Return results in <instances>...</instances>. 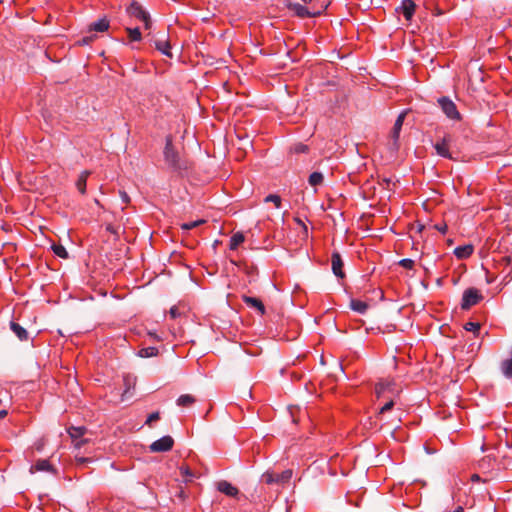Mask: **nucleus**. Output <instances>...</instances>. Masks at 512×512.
I'll list each match as a JSON object with an SVG mask.
<instances>
[{
	"instance_id": "nucleus-25",
	"label": "nucleus",
	"mask_w": 512,
	"mask_h": 512,
	"mask_svg": "<svg viewBox=\"0 0 512 512\" xmlns=\"http://www.w3.org/2000/svg\"><path fill=\"white\" fill-rule=\"evenodd\" d=\"M245 238L242 233H235L230 239V249L236 250L240 244L244 242Z\"/></svg>"
},
{
	"instance_id": "nucleus-46",
	"label": "nucleus",
	"mask_w": 512,
	"mask_h": 512,
	"mask_svg": "<svg viewBox=\"0 0 512 512\" xmlns=\"http://www.w3.org/2000/svg\"><path fill=\"white\" fill-rule=\"evenodd\" d=\"M478 478H479V476H478V475H474V476H473V479H474V480H477Z\"/></svg>"
},
{
	"instance_id": "nucleus-47",
	"label": "nucleus",
	"mask_w": 512,
	"mask_h": 512,
	"mask_svg": "<svg viewBox=\"0 0 512 512\" xmlns=\"http://www.w3.org/2000/svg\"><path fill=\"white\" fill-rule=\"evenodd\" d=\"M95 203H96L97 205H100V203H99V201H98L97 199H95Z\"/></svg>"
},
{
	"instance_id": "nucleus-20",
	"label": "nucleus",
	"mask_w": 512,
	"mask_h": 512,
	"mask_svg": "<svg viewBox=\"0 0 512 512\" xmlns=\"http://www.w3.org/2000/svg\"><path fill=\"white\" fill-rule=\"evenodd\" d=\"M10 328L17 335V337L20 340L23 341V340H27L28 339L27 331L21 325H19L18 323L11 322L10 323Z\"/></svg>"
},
{
	"instance_id": "nucleus-42",
	"label": "nucleus",
	"mask_w": 512,
	"mask_h": 512,
	"mask_svg": "<svg viewBox=\"0 0 512 512\" xmlns=\"http://www.w3.org/2000/svg\"><path fill=\"white\" fill-rule=\"evenodd\" d=\"M7 415L6 410H0V420L3 419Z\"/></svg>"
},
{
	"instance_id": "nucleus-3",
	"label": "nucleus",
	"mask_w": 512,
	"mask_h": 512,
	"mask_svg": "<svg viewBox=\"0 0 512 512\" xmlns=\"http://www.w3.org/2000/svg\"><path fill=\"white\" fill-rule=\"evenodd\" d=\"M443 113L451 120H460L461 115L456 107V104L447 96H442L437 99Z\"/></svg>"
},
{
	"instance_id": "nucleus-19",
	"label": "nucleus",
	"mask_w": 512,
	"mask_h": 512,
	"mask_svg": "<svg viewBox=\"0 0 512 512\" xmlns=\"http://www.w3.org/2000/svg\"><path fill=\"white\" fill-rule=\"evenodd\" d=\"M89 174H90L89 171H83L79 175L78 180L76 181V187L81 194L86 193V182H87V178H88Z\"/></svg>"
},
{
	"instance_id": "nucleus-33",
	"label": "nucleus",
	"mask_w": 512,
	"mask_h": 512,
	"mask_svg": "<svg viewBox=\"0 0 512 512\" xmlns=\"http://www.w3.org/2000/svg\"><path fill=\"white\" fill-rule=\"evenodd\" d=\"M464 329L470 332H478L480 330V324L477 322H467L464 325Z\"/></svg>"
},
{
	"instance_id": "nucleus-45",
	"label": "nucleus",
	"mask_w": 512,
	"mask_h": 512,
	"mask_svg": "<svg viewBox=\"0 0 512 512\" xmlns=\"http://www.w3.org/2000/svg\"><path fill=\"white\" fill-rule=\"evenodd\" d=\"M478 478H479V476H478V475H474V476H473V479H474V480H477Z\"/></svg>"
},
{
	"instance_id": "nucleus-2",
	"label": "nucleus",
	"mask_w": 512,
	"mask_h": 512,
	"mask_svg": "<svg viewBox=\"0 0 512 512\" xmlns=\"http://www.w3.org/2000/svg\"><path fill=\"white\" fill-rule=\"evenodd\" d=\"M127 12L130 16L135 17L144 23L145 29H150L152 22L150 15L143 7L136 1H133L127 8Z\"/></svg>"
},
{
	"instance_id": "nucleus-5",
	"label": "nucleus",
	"mask_w": 512,
	"mask_h": 512,
	"mask_svg": "<svg viewBox=\"0 0 512 512\" xmlns=\"http://www.w3.org/2000/svg\"><path fill=\"white\" fill-rule=\"evenodd\" d=\"M406 114H407V112L403 111V112H401L398 115V117H397V119H396V121L394 123L393 129L391 131V135H390V137H391V148L393 150H398V148H399L400 131L402 129V125H403L404 119L406 117Z\"/></svg>"
},
{
	"instance_id": "nucleus-14",
	"label": "nucleus",
	"mask_w": 512,
	"mask_h": 512,
	"mask_svg": "<svg viewBox=\"0 0 512 512\" xmlns=\"http://www.w3.org/2000/svg\"><path fill=\"white\" fill-rule=\"evenodd\" d=\"M155 47L162 54L172 58L171 46L166 39H157L155 40Z\"/></svg>"
},
{
	"instance_id": "nucleus-37",
	"label": "nucleus",
	"mask_w": 512,
	"mask_h": 512,
	"mask_svg": "<svg viewBox=\"0 0 512 512\" xmlns=\"http://www.w3.org/2000/svg\"><path fill=\"white\" fill-rule=\"evenodd\" d=\"M293 149L295 153H305L308 150V147L304 144H297Z\"/></svg>"
},
{
	"instance_id": "nucleus-21",
	"label": "nucleus",
	"mask_w": 512,
	"mask_h": 512,
	"mask_svg": "<svg viewBox=\"0 0 512 512\" xmlns=\"http://www.w3.org/2000/svg\"><path fill=\"white\" fill-rule=\"evenodd\" d=\"M350 307L360 314H364L368 310V304L366 302L356 299L351 300Z\"/></svg>"
},
{
	"instance_id": "nucleus-39",
	"label": "nucleus",
	"mask_w": 512,
	"mask_h": 512,
	"mask_svg": "<svg viewBox=\"0 0 512 512\" xmlns=\"http://www.w3.org/2000/svg\"><path fill=\"white\" fill-rule=\"evenodd\" d=\"M119 194L123 203L128 204L130 202V197L125 191H120Z\"/></svg>"
},
{
	"instance_id": "nucleus-11",
	"label": "nucleus",
	"mask_w": 512,
	"mask_h": 512,
	"mask_svg": "<svg viewBox=\"0 0 512 512\" xmlns=\"http://www.w3.org/2000/svg\"><path fill=\"white\" fill-rule=\"evenodd\" d=\"M343 260L338 252H333L331 256V266L334 275L338 278H344L345 273L343 271Z\"/></svg>"
},
{
	"instance_id": "nucleus-8",
	"label": "nucleus",
	"mask_w": 512,
	"mask_h": 512,
	"mask_svg": "<svg viewBox=\"0 0 512 512\" xmlns=\"http://www.w3.org/2000/svg\"><path fill=\"white\" fill-rule=\"evenodd\" d=\"M288 8L300 18L316 17L322 13V10L310 11L308 8L299 3H291L288 5Z\"/></svg>"
},
{
	"instance_id": "nucleus-15",
	"label": "nucleus",
	"mask_w": 512,
	"mask_h": 512,
	"mask_svg": "<svg viewBox=\"0 0 512 512\" xmlns=\"http://www.w3.org/2000/svg\"><path fill=\"white\" fill-rule=\"evenodd\" d=\"M243 301L250 307L257 309L261 314L265 313V307L258 298L243 296Z\"/></svg>"
},
{
	"instance_id": "nucleus-32",
	"label": "nucleus",
	"mask_w": 512,
	"mask_h": 512,
	"mask_svg": "<svg viewBox=\"0 0 512 512\" xmlns=\"http://www.w3.org/2000/svg\"><path fill=\"white\" fill-rule=\"evenodd\" d=\"M265 202H272L277 208L281 207V198L278 195L270 194L265 198Z\"/></svg>"
},
{
	"instance_id": "nucleus-23",
	"label": "nucleus",
	"mask_w": 512,
	"mask_h": 512,
	"mask_svg": "<svg viewBox=\"0 0 512 512\" xmlns=\"http://www.w3.org/2000/svg\"><path fill=\"white\" fill-rule=\"evenodd\" d=\"M109 28V22L107 19H100L90 25L91 31L104 32Z\"/></svg>"
},
{
	"instance_id": "nucleus-41",
	"label": "nucleus",
	"mask_w": 512,
	"mask_h": 512,
	"mask_svg": "<svg viewBox=\"0 0 512 512\" xmlns=\"http://www.w3.org/2000/svg\"><path fill=\"white\" fill-rule=\"evenodd\" d=\"M435 227H436V229H437L438 231H440V232H441V233H443V234H444V233L446 232V230H447V225H446V224H443V225H436Z\"/></svg>"
},
{
	"instance_id": "nucleus-44",
	"label": "nucleus",
	"mask_w": 512,
	"mask_h": 512,
	"mask_svg": "<svg viewBox=\"0 0 512 512\" xmlns=\"http://www.w3.org/2000/svg\"><path fill=\"white\" fill-rule=\"evenodd\" d=\"M301 1H302V2H304V3H309V2H311L312 0H301Z\"/></svg>"
},
{
	"instance_id": "nucleus-10",
	"label": "nucleus",
	"mask_w": 512,
	"mask_h": 512,
	"mask_svg": "<svg viewBox=\"0 0 512 512\" xmlns=\"http://www.w3.org/2000/svg\"><path fill=\"white\" fill-rule=\"evenodd\" d=\"M416 5L413 0H402L401 4L395 9L398 14H403L407 21H410L414 15Z\"/></svg>"
},
{
	"instance_id": "nucleus-30",
	"label": "nucleus",
	"mask_w": 512,
	"mask_h": 512,
	"mask_svg": "<svg viewBox=\"0 0 512 512\" xmlns=\"http://www.w3.org/2000/svg\"><path fill=\"white\" fill-rule=\"evenodd\" d=\"M180 473L185 478V482H189L195 477V474L188 466L180 467Z\"/></svg>"
},
{
	"instance_id": "nucleus-4",
	"label": "nucleus",
	"mask_w": 512,
	"mask_h": 512,
	"mask_svg": "<svg viewBox=\"0 0 512 512\" xmlns=\"http://www.w3.org/2000/svg\"><path fill=\"white\" fill-rule=\"evenodd\" d=\"M482 299L481 293L475 288H468L464 291L461 308L464 310L476 305Z\"/></svg>"
},
{
	"instance_id": "nucleus-16",
	"label": "nucleus",
	"mask_w": 512,
	"mask_h": 512,
	"mask_svg": "<svg viewBox=\"0 0 512 512\" xmlns=\"http://www.w3.org/2000/svg\"><path fill=\"white\" fill-rule=\"evenodd\" d=\"M473 253V246L468 244L456 247L454 254L458 259H466Z\"/></svg>"
},
{
	"instance_id": "nucleus-6",
	"label": "nucleus",
	"mask_w": 512,
	"mask_h": 512,
	"mask_svg": "<svg viewBox=\"0 0 512 512\" xmlns=\"http://www.w3.org/2000/svg\"><path fill=\"white\" fill-rule=\"evenodd\" d=\"M174 445V440L171 436H163L162 438L154 441L150 446L149 449L151 452L159 453V452H167L172 449Z\"/></svg>"
},
{
	"instance_id": "nucleus-29",
	"label": "nucleus",
	"mask_w": 512,
	"mask_h": 512,
	"mask_svg": "<svg viewBox=\"0 0 512 512\" xmlns=\"http://www.w3.org/2000/svg\"><path fill=\"white\" fill-rule=\"evenodd\" d=\"M52 250H53V252H54L57 256H59V257H61V258H63V259L68 258V253H67V251H66V249H65V247H64V246H62V245H60V244H58V245L54 244V245L52 246Z\"/></svg>"
},
{
	"instance_id": "nucleus-24",
	"label": "nucleus",
	"mask_w": 512,
	"mask_h": 512,
	"mask_svg": "<svg viewBox=\"0 0 512 512\" xmlns=\"http://www.w3.org/2000/svg\"><path fill=\"white\" fill-rule=\"evenodd\" d=\"M195 398L190 395V394H184V395H181L178 399H177V405L178 406H182V407H189L191 406L192 404L195 403Z\"/></svg>"
},
{
	"instance_id": "nucleus-22",
	"label": "nucleus",
	"mask_w": 512,
	"mask_h": 512,
	"mask_svg": "<svg viewBox=\"0 0 512 512\" xmlns=\"http://www.w3.org/2000/svg\"><path fill=\"white\" fill-rule=\"evenodd\" d=\"M293 472L291 469H287L279 474L275 473L276 484L284 485L290 481L292 478Z\"/></svg>"
},
{
	"instance_id": "nucleus-34",
	"label": "nucleus",
	"mask_w": 512,
	"mask_h": 512,
	"mask_svg": "<svg viewBox=\"0 0 512 512\" xmlns=\"http://www.w3.org/2000/svg\"><path fill=\"white\" fill-rule=\"evenodd\" d=\"M399 265L405 269H412L415 265V262L412 259L404 258L399 261Z\"/></svg>"
},
{
	"instance_id": "nucleus-13",
	"label": "nucleus",
	"mask_w": 512,
	"mask_h": 512,
	"mask_svg": "<svg viewBox=\"0 0 512 512\" xmlns=\"http://www.w3.org/2000/svg\"><path fill=\"white\" fill-rule=\"evenodd\" d=\"M217 489L230 497H239V490L228 481L222 480L217 483Z\"/></svg>"
},
{
	"instance_id": "nucleus-43",
	"label": "nucleus",
	"mask_w": 512,
	"mask_h": 512,
	"mask_svg": "<svg viewBox=\"0 0 512 512\" xmlns=\"http://www.w3.org/2000/svg\"><path fill=\"white\" fill-rule=\"evenodd\" d=\"M78 461H79L80 463H86V462H89V459H88V458L81 457V458H79V459H78Z\"/></svg>"
},
{
	"instance_id": "nucleus-35",
	"label": "nucleus",
	"mask_w": 512,
	"mask_h": 512,
	"mask_svg": "<svg viewBox=\"0 0 512 512\" xmlns=\"http://www.w3.org/2000/svg\"><path fill=\"white\" fill-rule=\"evenodd\" d=\"M263 480L267 484H274V483H276L275 473H273V472H266V473H264L263 474Z\"/></svg>"
},
{
	"instance_id": "nucleus-17",
	"label": "nucleus",
	"mask_w": 512,
	"mask_h": 512,
	"mask_svg": "<svg viewBox=\"0 0 512 512\" xmlns=\"http://www.w3.org/2000/svg\"><path fill=\"white\" fill-rule=\"evenodd\" d=\"M30 470L32 473H34L36 471L52 472L53 468L48 460L41 459V460H38L36 462V464L31 467Z\"/></svg>"
},
{
	"instance_id": "nucleus-38",
	"label": "nucleus",
	"mask_w": 512,
	"mask_h": 512,
	"mask_svg": "<svg viewBox=\"0 0 512 512\" xmlns=\"http://www.w3.org/2000/svg\"><path fill=\"white\" fill-rule=\"evenodd\" d=\"M159 417H160V416H159V413H158V412H153V413H151V414L148 416L147 420H146V424H151L153 421L158 420V419H159Z\"/></svg>"
},
{
	"instance_id": "nucleus-1",
	"label": "nucleus",
	"mask_w": 512,
	"mask_h": 512,
	"mask_svg": "<svg viewBox=\"0 0 512 512\" xmlns=\"http://www.w3.org/2000/svg\"><path fill=\"white\" fill-rule=\"evenodd\" d=\"M164 159H165V162L172 169L178 170V169L182 168L178 152L174 149L172 140L170 137H167V139H166V145L164 148Z\"/></svg>"
},
{
	"instance_id": "nucleus-26",
	"label": "nucleus",
	"mask_w": 512,
	"mask_h": 512,
	"mask_svg": "<svg viewBox=\"0 0 512 512\" xmlns=\"http://www.w3.org/2000/svg\"><path fill=\"white\" fill-rule=\"evenodd\" d=\"M158 354L156 347H145L139 350L138 355L142 358L154 357Z\"/></svg>"
},
{
	"instance_id": "nucleus-31",
	"label": "nucleus",
	"mask_w": 512,
	"mask_h": 512,
	"mask_svg": "<svg viewBox=\"0 0 512 512\" xmlns=\"http://www.w3.org/2000/svg\"><path fill=\"white\" fill-rule=\"evenodd\" d=\"M202 223H204V220H196V221L186 222L181 225V229L183 231H189L195 227H198Z\"/></svg>"
},
{
	"instance_id": "nucleus-12",
	"label": "nucleus",
	"mask_w": 512,
	"mask_h": 512,
	"mask_svg": "<svg viewBox=\"0 0 512 512\" xmlns=\"http://www.w3.org/2000/svg\"><path fill=\"white\" fill-rule=\"evenodd\" d=\"M85 431H86L85 427H70L68 429V433H69L70 437L75 441L76 448H81L87 442L86 439L78 440L79 438H81L84 435Z\"/></svg>"
},
{
	"instance_id": "nucleus-7",
	"label": "nucleus",
	"mask_w": 512,
	"mask_h": 512,
	"mask_svg": "<svg viewBox=\"0 0 512 512\" xmlns=\"http://www.w3.org/2000/svg\"><path fill=\"white\" fill-rule=\"evenodd\" d=\"M375 393L377 398L384 397L386 393L395 395L398 391L395 390V383L393 380H380L375 386Z\"/></svg>"
},
{
	"instance_id": "nucleus-28",
	"label": "nucleus",
	"mask_w": 512,
	"mask_h": 512,
	"mask_svg": "<svg viewBox=\"0 0 512 512\" xmlns=\"http://www.w3.org/2000/svg\"><path fill=\"white\" fill-rule=\"evenodd\" d=\"M126 31L128 33L129 39L131 41H140L142 36L139 28H126Z\"/></svg>"
},
{
	"instance_id": "nucleus-40",
	"label": "nucleus",
	"mask_w": 512,
	"mask_h": 512,
	"mask_svg": "<svg viewBox=\"0 0 512 512\" xmlns=\"http://www.w3.org/2000/svg\"><path fill=\"white\" fill-rule=\"evenodd\" d=\"M169 313L172 318H176L180 315L178 308L175 306L170 309Z\"/></svg>"
},
{
	"instance_id": "nucleus-36",
	"label": "nucleus",
	"mask_w": 512,
	"mask_h": 512,
	"mask_svg": "<svg viewBox=\"0 0 512 512\" xmlns=\"http://www.w3.org/2000/svg\"><path fill=\"white\" fill-rule=\"evenodd\" d=\"M394 406V401L392 398H390L386 403L385 405L380 409V413H385L389 410H391Z\"/></svg>"
},
{
	"instance_id": "nucleus-18",
	"label": "nucleus",
	"mask_w": 512,
	"mask_h": 512,
	"mask_svg": "<svg viewBox=\"0 0 512 512\" xmlns=\"http://www.w3.org/2000/svg\"><path fill=\"white\" fill-rule=\"evenodd\" d=\"M500 369L502 374L506 378H512V349H511V357L508 359H504L500 364Z\"/></svg>"
},
{
	"instance_id": "nucleus-27",
	"label": "nucleus",
	"mask_w": 512,
	"mask_h": 512,
	"mask_svg": "<svg viewBox=\"0 0 512 512\" xmlns=\"http://www.w3.org/2000/svg\"><path fill=\"white\" fill-rule=\"evenodd\" d=\"M323 179L324 177L322 173L313 172L312 174H310L308 181L311 186H317L323 182Z\"/></svg>"
},
{
	"instance_id": "nucleus-9",
	"label": "nucleus",
	"mask_w": 512,
	"mask_h": 512,
	"mask_svg": "<svg viewBox=\"0 0 512 512\" xmlns=\"http://www.w3.org/2000/svg\"><path fill=\"white\" fill-rule=\"evenodd\" d=\"M451 141H452L451 136L446 135L441 140L437 141L434 144V148L439 156L448 158V159L452 158V156L449 152V146H450Z\"/></svg>"
}]
</instances>
